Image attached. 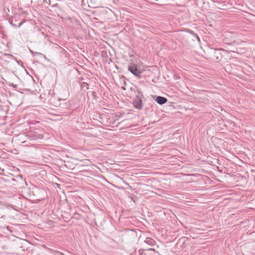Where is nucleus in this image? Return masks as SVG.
Returning a JSON list of instances; mask_svg holds the SVG:
<instances>
[{
  "mask_svg": "<svg viewBox=\"0 0 255 255\" xmlns=\"http://www.w3.org/2000/svg\"><path fill=\"white\" fill-rule=\"evenodd\" d=\"M28 138L30 140H38L41 139L43 137V133H39L37 131H30L27 135Z\"/></svg>",
  "mask_w": 255,
  "mask_h": 255,
  "instance_id": "f03ea898",
  "label": "nucleus"
},
{
  "mask_svg": "<svg viewBox=\"0 0 255 255\" xmlns=\"http://www.w3.org/2000/svg\"><path fill=\"white\" fill-rule=\"evenodd\" d=\"M144 242L151 246H153L155 244V241L150 238H146L144 240Z\"/></svg>",
  "mask_w": 255,
  "mask_h": 255,
  "instance_id": "39448f33",
  "label": "nucleus"
},
{
  "mask_svg": "<svg viewBox=\"0 0 255 255\" xmlns=\"http://www.w3.org/2000/svg\"><path fill=\"white\" fill-rule=\"evenodd\" d=\"M195 39L197 40L198 42L200 41V39L198 35H197L195 37Z\"/></svg>",
  "mask_w": 255,
  "mask_h": 255,
  "instance_id": "9d476101",
  "label": "nucleus"
},
{
  "mask_svg": "<svg viewBox=\"0 0 255 255\" xmlns=\"http://www.w3.org/2000/svg\"><path fill=\"white\" fill-rule=\"evenodd\" d=\"M197 34L195 33V34H194L193 36L195 37Z\"/></svg>",
  "mask_w": 255,
  "mask_h": 255,
  "instance_id": "2eb2a0df",
  "label": "nucleus"
},
{
  "mask_svg": "<svg viewBox=\"0 0 255 255\" xmlns=\"http://www.w3.org/2000/svg\"><path fill=\"white\" fill-rule=\"evenodd\" d=\"M155 102L159 105H163L167 103V99L163 97L157 96L155 99Z\"/></svg>",
  "mask_w": 255,
  "mask_h": 255,
  "instance_id": "20e7f679",
  "label": "nucleus"
},
{
  "mask_svg": "<svg viewBox=\"0 0 255 255\" xmlns=\"http://www.w3.org/2000/svg\"><path fill=\"white\" fill-rule=\"evenodd\" d=\"M135 95L136 98H143V94L141 90L139 88H136L134 91Z\"/></svg>",
  "mask_w": 255,
  "mask_h": 255,
  "instance_id": "423d86ee",
  "label": "nucleus"
},
{
  "mask_svg": "<svg viewBox=\"0 0 255 255\" xmlns=\"http://www.w3.org/2000/svg\"><path fill=\"white\" fill-rule=\"evenodd\" d=\"M143 98L135 97L133 100L132 103L134 107L138 110H141L143 107L142 99Z\"/></svg>",
  "mask_w": 255,
  "mask_h": 255,
  "instance_id": "7ed1b4c3",
  "label": "nucleus"
},
{
  "mask_svg": "<svg viewBox=\"0 0 255 255\" xmlns=\"http://www.w3.org/2000/svg\"><path fill=\"white\" fill-rule=\"evenodd\" d=\"M123 85L124 86H126L127 85V82L126 81V80L125 79H123Z\"/></svg>",
  "mask_w": 255,
  "mask_h": 255,
  "instance_id": "f8f14e48",
  "label": "nucleus"
},
{
  "mask_svg": "<svg viewBox=\"0 0 255 255\" xmlns=\"http://www.w3.org/2000/svg\"><path fill=\"white\" fill-rule=\"evenodd\" d=\"M24 23V21H21L18 25L13 23L12 21L10 22V25L14 27H20Z\"/></svg>",
  "mask_w": 255,
  "mask_h": 255,
  "instance_id": "6e6552de",
  "label": "nucleus"
},
{
  "mask_svg": "<svg viewBox=\"0 0 255 255\" xmlns=\"http://www.w3.org/2000/svg\"><path fill=\"white\" fill-rule=\"evenodd\" d=\"M11 85L14 88H16L17 87V85L15 84H13V83H12Z\"/></svg>",
  "mask_w": 255,
  "mask_h": 255,
  "instance_id": "ddd939ff",
  "label": "nucleus"
},
{
  "mask_svg": "<svg viewBox=\"0 0 255 255\" xmlns=\"http://www.w3.org/2000/svg\"><path fill=\"white\" fill-rule=\"evenodd\" d=\"M30 53L33 55H34V51H33L32 50H29Z\"/></svg>",
  "mask_w": 255,
  "mask_h": 255,
  "instance_id": "4468645a",
  "label": "nucleus"
},
{
  "mask_svg": "<svg viewBox=\"0 0 255 255\" xmlns=\"http://www.w3.org/2000/svg\"><path fill=\"white\" fill-rule=\"evenodd\" d=\"M220 51H226V50L223 48H219L215 50L214 54L215 56H216L217 59H218L219 57L221 56V54L219 53Z\"/></svg>",
  "mask_w": 255,
  "mask_h": 255,
  "instance_id": "0eeeda50",
  "label": "nucleus"
},
{
  "mask_svg": "<svg viewBox=\"0 0 255 255\" xmlns=\"http://www.w3.org/2000/svg\"><path fill=\"white\" fill-rule=\"evenodd\" d=\"M33 55H38V56H40L44 58L45 59H47L46 56L45 55H44L43 54L40 53V52H34Z\"/></svg>",
  "mask_w": 255,
  "mask_h": 255,
  "instance_id": "1a4fd4ad",
  "label": "nucleus"
},
{
  "mask_svg": "<svg viewBox=\"0 0 255 255\" xmlns=\"http://www.w3.org/2000/svg\"><path fill=\"white\" fill-rule=\"evenodd\" d=\"M128 70L130 71L133 75L136 76L138 79L141 78V72L137 68V66L136 64L133 63H131L129 64L128 67Z\"/></svg>",
  "mask_w": 255,
  "mask_h": 255,
  "instance_id": "f257e3e1",
  "label": "nucleus"
},
{
  "mask_svg": "<svg viewBox=\"0 0 255 255\" xmlns=\"http://www.w3.org/2000/svg\"><path fill=\"white\" fill-rule=\"evenodd\" d=\"M188 32H189V33L190 34H191V35H193L194 34H195V32H194L193 31L191 30H188Z\"/></svg>",
  "mask_w": 255,
  "mask_h": 255,
  "instance_id": "9b49d317",
  "label": "nucleus"
}]
</instances>
